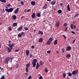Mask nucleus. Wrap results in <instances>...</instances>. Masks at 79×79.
Wrapping results in <instances>:
<instances>
[{
  "instance_id": "1",
  "label": "nucleus",
  "mask_w": 79,
  "mask_h": 79,
  "mask_svg": "<svg viewBox=\"0 0 79 79\" xmlns=\"http://www.w3.org/2000/svg\"><path fill=\"white\" fill-rule=\"evenodd\" d=\"M37 59H34L33 60V62H32V64H33V66L35 68V66H36V63H37Z\"/></svg>"
},
{
  "instance_id": "2",
  "label": "nucleus",
  "mask_w": 79,
  "mask_h": 79,
  "mask_svg": "<svg viewBox=\"0 0 79 79\" xmlns=\"http://www.w3.org/2000/svg\"><path fill=\"white\" fill-rule=\"evenodd\" d=\"M14 8H10L9 9H6L5 10L7 12L9 13V12H12L13 11Z\"/></svg>"
},
{
  "instance_id": "3",
  "label": "nucleus",
  "mask_w": 79,
  "mask_h": 79,
  "mask_svg": "<svg viewBox=\"0 0 79 79\" xmlns=\"http://www.w3.org/2000/svg\"><path fill=\"white\" fill-rule=\"evenodd\" d=\"M10 58L9 57H6V60L5 61V64H8V61L10 60Z\"/></svg>"
},
{
  "instance_id": "4",
  "label": "nucleus",
  "mask_w": 79,
  "mask_h": 79,
  "mask_svg": "<svg viewBox=\"0 0 79 79\" xmlns=\"http://www.w3.org/2000/svg\"><path fill=\"white\" fill-rule=\"evenodd\" d=\"M78 73V71L77 70H75L73 71L72 72V74L73 75H76V74H77Z\"/></svg>"
},
{
  "instance_id": "5",
  "label": "nucleus",
  "mask_w": 79,
  "mask_h": 79,
  "mask_svg": "<svg viewBox=\"0 0 79 79\" xmlns=\"http://www.w3.org/2000/svg\"><path fill=\"white\" fill-rule=\"evenodd\" d=\"M18 31H21L23 30V26L21 25L20 27L18 29Z\"/></svg>"
},
{
  "instance_id": "6",
  "label": "nucleus",
  "mask_w": 79,
  "mask_h": 79,
  "mask_svg": "<svg viewBox=\"0 0 79 79\" xmlns=\"http://www.w3.org/2000/svg\"><path fill=\"white\" fill-rule=\"evenodd\" d=\"M71 47L68 46H67L66 50L67 51H69L70 50H71Z\"/></svg>"
},
{
  "instance_id": "7",
  "label": "nucleus",
  "mask_w": 79,
  "mask_h": 79,
  "mask_svg": "<svg viewBox=\"0 0 79 79\" xmlns=\"http://www.w3.org/2000/svg\"><path fill=\"white\" fill-rule=\"evenodd\" d=\"M30 52V51L29 50H27L26 51V54L27 56H28V55H29V53Z\"/></svg>"
},
{
  "instance_id": "8",
  "label": "nucleus",
  "mask_w": 79,
  "mask_h": 79,
  "mask_svg": "<svg viewBox=\"0 0 79 79\" xmlns=\"http://www.w3.org/2000/svg\"><path fill=\"white\" fill-rule=\"evenodd\" d=\"M31 16L32 19H34V18H35V13H33V14L31 15Z\"/></svg>"
},
{
  "instance_id": "9",
  "label": "nucleus",
  "mask_w": 79,
  "mask_h": 79,
  "mask_svg": "<svg viewBox=\"0 0 79 79\" xmlns=\"http://www.w3.org/2000/svg\"><path fill=\"white\" fill-rule=\"evenodd\" d=\"M19 11V8H17L16 10H15L14 11V13L15 14H17L18 13V11Z\"/></svg>"
},
{
  "instance_id": "10",
  "label": "nucleus",
  "mask_w": 79,
  "mask_h": 79,
  "mask_svg": "<svg viewBox=\"0 0 79 79\" xmlns=\"http://www.w3.org/2000/svg\"><path fill=\"white\" fill-rule=\"evenodd\" d=\"M60 23L59 21H57L56 24V25L57 26V27H59V26H60Z\"/></svg>"
},
{
  "instance_id": "11",
  "label": "nucleus",
  "mask_w": 79,
  "mask_h": 79,
  "mask_svg": "<svg viewBox=\"0 0 79 79\" xmlns=\"http://www.w3.org/2000/svg\"><path fill=\"white\" fill-rule=\"evenodd\" d=\"M40 67V65H39V63H37L36 65V69H38V68H39Z\"/></svg>"
},
{
  "instance_id": "12",
  "label": "nucleus",
  "mask_w": 79,
  "mask_h": 79,
  "mask_svg": "<svg viewBox=\"0 0 79 79\" xmlns=\"http://www.w3.org/2000/svg\"><path fill=\"white\" fill-rule=\"evenodd\" d=\"M31 4L32 5V6H34L35 5V1H31Z\"/></svg>"
},
{
  "instance_id": "13",
  "label": "nucleus",
  "mask_w": 79,
  "mask_h": 79,
  "mask_svg": "<svg viewBox=\"0 0 79 79\" xmlns=\"http://www.w3.org/2000/svg\"><path fill=\"white\" fill-rule=\"evenodd\" d=\"M38 34L39 35H43L44 33H43V32L41 31L40 30H39L38 31Z\"/></svg>"
},
{
  "instance_id": "14",
  "label": "nucleus",
  "mask_w": 79,
  "mask_h": 79,
  "mask_svg": "<svg viewBox=\"0 0 79 79\" xmlns=\"http://www.w3.org/2000/svg\"><path fill=\"white\" fill-rule=\"evenodd\" d=\"M67 10L68 11H71V9H70V8H69V5L68 4V5L67 6Z\"/></svg>"
},
{
  "instance_id": "15",
  "label": "nucleus",
  "mask_w": 79,
  "mask_h": 79,
  "mask_svg": "<svg viewBox=\"0 0 79 79\" xmlns=\"http://www.w3.org/2000/svg\"><path fill=\"white\" fill-rule=\"evenodd\" d=\"M57 44H58V43L57 42V40H55L54 42V45H57Z\"/></svg>"
},
{
  "instance_id": "16",
  "label": "nucleus",
  "mask_w": 79,
  "mask_h": 79,
  "mask_svg": "<svg viewBox=\"0 0 79 79\" xmlns=\"http://www.w3.org/2000/svg\"><path fill=\"white\" fill-rule=\"evenodd\" d=\"M55 3H56V1H52L51 2V4L52 5H55Z\"/></svg>"
},
{
  "instance_id": "17",
  "label": "nucleus",
  "mask_w": 79,
  "mask_h": 79,
  "mask_svg": "<svg viewBox=\"0 0 79 79\" xmlns=\"http://www.w3.org/2000/svg\"><path fill=\"white\" fill-rule=\"evenodd\" d=\"M39 42L40 43L42 42H43V38H41L40 39Z\"/></svg>"
},
{
  "instance_id": "18",
  "label": "nucleus",
  "mask_w": 79,
  "mask_h": 79,
  "mask_svg": "<svg viewBox=\"0 0 79 79\" xmlns=\"http://www.w3.org/2000/svg\"><path fill=\"white\" fill-rule=\"evenodd\" d=\"M47 5H48L47 4L44 5V6L43 7V9H46L47 7Z\"/></svg>"
},
{
  "instance_id": "19",
  "label": "nucleus",
  "mask_w": 79,
  "mask_h": 79,
  "mask_svg": "<svg viewBox=\"0 0 79 79\" xmlns=\"http://www.w3.org/2000/svg\"><path fill=\"white\" fill-rule=\"evenodd\" d=\"M31 64V62H29V63L27 64L26 65V68H29L30 66V65Z\"/></svg>"
},
{
  "instance_id": "20",
  "label": "nucleus",
  "mask_w": 79,
  "mask_h": 79,
  "mask_svg": "<svg viewBox=\"0 0 79 79\" xmlns=\"http://www.w3.org/2000/svg\"><path fill=\"white\" fill-rule=\"evenodd\" d=\"M73 27H74V24L72 23L70 25V27L72 29H74Z\"/></svg>"
},
{
  "instance_id": "21",
  "label": "nucleus",
  "mask_w": 79,
  "mask_h": 79,
  "mask_svg": "<svg viewBox=\"0 0 79 79\" xmlns=\"http://www.w3.org/2000/svg\"><path fill=\"white\" fill-rule=\"evenodd\" d=\"M47 45H50L51 44V42L48 40L47 42Z\"/></svg>"
},
{
  "instance_id": "22",
  "label": "nucleus",
  "mask_w": 79,
  "mask_h": 79,
  "mask_svg": "<svg viewBox=\"0 0 79 79\" xmlns=\"http://www.w3.org/2000/svg\"><path fill=\"white\" fill-rule=\"evenodd\" d=\"M57 12L59 14H61V13H62V10H60L57 11Z\"/></svg>"
},
{
  "instance_id": "23",
  "label": "nucleus",
  "mask_w": 79,
  "mask_h": 79,
  "mask_svg": "<svg viewBox=\"0 0 79 79\" xmlns=\"http://www.w3.org/2000/svg\"><path fill=\"white\" fill-rule=\"evenodd\" d=\"M17 23H13V27H15V26H17Z\"/></svg>"
},
{
  "instance_id": "24",
  "label": "nucleus",
  "mask_w": 79,
  "mask_h": 79,
  "mask_svg": "<svg viewBox=\"0 0 79 79\" xmlns=\"http://www.w3.org/2000/svg\"><path fill=\"white\" fill-rule=\"evenodd\" d=\"M13 19H16V16L15 15H13L12 16Z\"/></svg>"
},
{
  "instance_id": "25",
  "label": "nucleus",
  "mask_w": 79,
  "mask_h": 79,
  "mask_svg": "<svg viewBox=\"0 0 79 79\" xmlns=\"http://www.w3.org/2000/svg\"><path fill=\"white\" fill-rule=\"evenodd\" d=\"M41 16V15H40V13H38L37 14V15H36V16H37V17H40Z\"/></svg>"
},
{
  "instance_id": "26",
  "label": "nucleus",
  "mask_w": 79,
  "mask_h": 79,
  "mask_svg": "<svg viewBox=\"0 0 79 79\" xmlns=\"http://www.w3.org/2000/svg\"><path fill=\"white\" fill-rule=\"evenodd\" d=\"M0 1L1 2H2V3H5V2H6V0H0Z\"/></svg>"
},
{
  "instance_id": "27",
  "label": "nucleus",
  "mask_w": 79,
  "mask_h": 79,
  "mask_svg": "<svg viewBox=\"0 0 79 79\" xmlns=\"http://www.w3.org/2000/svg\"><path fill=\"white\" fill-rule=\"evenodd\" d=\"M66 57L67 58H70L71 57V55L69 54H67L66 55Z\"/></svg>"
},
{
  "instance_id": "28",
  "label": "nucleus",
  "mask_w": 79,
  "mask_h": 79,
  "mask_svg": "<svg viewBox=\"0 0 79 79\" xmlns=\"http://www.w3.org/2000/svg\"><path fill=\"white\" fill-rule=\"evenodd\" d=\"M48 68H46L44 69V71L45 73H47L48 72Z\"/></svg>"
},
{
  "instance_id": "29",
  "label": "nucleus",
  "mask_w": 79,
  "mask_h": 79,
  "mask_svg": "<svg viewBox=\"0 0 79 79\" xmlns=\"http://www.w3.org/2000/svg\"><path fill=\"white\" fill-rule=\"evenodd\" d=\"M8 53H10V52H11V48L10 49V48H8Z\"/></svg>"
},
{
  "instance_id": "30",
  "label": "nucleus",
  "mask_w": 79,
  "mask_h": 79,
  "mask_svg": "<svg viewBox=\"0 0 79 79\" xmlns=\"http://www.w3.org/2000/svg\"><path fill=\"white\" fill-rule=\"evenodd\" d=\"M33 57V54H31L29 55V58H32Z\"/></svg>"
},
{
  "instance_id": "31",
  "label": "nucleus",
  "mask_w": 79,
  "mask_h": 79,
  "mask_svg": "<svg viewBox=\"0 0 79 79\" xmlns=\"http://www.w3.org/2000/svg\"><path fill=\"white\" fill-rule=\"evenodd\" d=\"M8 30L9 31H11V30H12V29H11V26L8 27Z\"/></svg>"
},
{
  "instance_id": "32",
  "label": "nucleus",
  "mask_w": 79,
  "mask_h": 79,
  "mask_svg": "<svg viewBox=\"0 0 79 79\" xmlns=\"http://www.w3.org/2000/svg\"><path fill=\"white\" fill-rule=\"evenodd\" d=\"M63 77L64 78H66V73H64L63 74Z\"/></svg>"
},
{
  "instance_id": "33",
  "label": "nucleus",
  "mask_w": 79,
  "mask_h": 79,
  "mask_svg": "<svg viewBox=\"0 0 79 79\" xmlns=\"http://www.w3.org/2000/svg\"><path fill=\"white\" fill-rule=\"evenodd\" d=\"M44 64V62H43V61H42V60H41L40 61V65H42V64Z\"/></svg>"
},
{
  "instance_id": "34",
  "label": "nucleus",
  "mask_w": 79,
  "mask_h": 79,
  "mask_svg": "<svg viewBox=\"0 0 79 79\" xmlns=\"http://www.w3.org/2000/svg\"><path fill=\"white\" fill-rule=\"evenodd\" d=\"M48 40L51 42L53 41V39L52 38H51L49 39Z\"/></svg>"
},
{
  "instance_id": "35",
  "label": "nucleus",
  "mask_w": 79,
  "mask_h": 79,
  "mask_svg": "<svg viewBox=\"0 0 79 79\" xmlns=\"http://www.w3.org/2000/svg\"><path fill=\"white\" fill-rule=\"evenodd\" d=\"M13 46H14V44H12L11 45V48H10V49H11V50L13 49Z\"/></svg>"
},
{
  "instance_id": "36",
  "label": "nucleus",
  "mask_w": 79,
  "mask_h": 79,
  "mask_svg": "<svg viewBox=\"0 0 79 79\" xmlns=\"http://www.w3.org/2000/svg\"><path fill=\"white\" fill-rule=\"evenodd\" d=\"M14 58H15V57H14V56H12V57H10V60L11 61H12V60Z\"/></svg>"
},
{
  "instance_id": "37",
  "label": "nucleus",
  "mask_w": 79,
  "mask_h": 79,
  "mask_svg": "<svg viewBox=\"0 0 79 79\" xmlns=\"http://www.w3.org/2000/svg\"><path fill=\"white\" fill-rule=\"evenodd\" d=\"M20 3L22 5H24V2L23 1H21Z\"/></svg>"
},
{
  "instance_id": "38",
  "label": "nucleus",
  "mask_w": 79,
  "mask_h": 79,
  "mask_svg": "<svg viewBox=\"0 0 79 79\" xmlns=\"http://www.w3.org/2000/svg\"><path fill=\"white\" fill-rule=\"evenodd\" d=\"M68 75L69 76H72V74L71 73H68Z\"/></svg>"
},
{
  "instance_id": "39",
  "label": "nucleus",
  "mask_w": 79,
  "mask_h": 79,
  "mask_svg": "<svg viewBox=\"0 0 79 79\" xmlns=\"http://www.w3.org/2000/svg\"><path fill=\"white\" fill-rule=\"evenodd\" d=\"M63 53H64V48H63L61 49Z\"/></svg>"
},
{
  "instance_id": "40",
  "label": "nucleus",
  "mask_w": 79,
  "mask_h": 79,
  "mask_svg": "<svg viewBox=\"0 0 79 79\" xmlns=\"http://www.w3.org/2000/svg\"><path fill=\"white\" fill-rule=\"evenodd\" d=\"M18 66H19V64H17L15 65L16 68H18Z\"/></svg>"
},
{
  "instance_id": "41",
  "label": "nucleus",
  "mask_w": 79,
  "mask_h": 79,
  "mask_svg": "<svg viewBox=\"0 0 79 79\" xmlns=\"http://www.w3.org/2000/svg\"><path fill=\"white\" fill-rule=\"evenodd\" d=\"M24 29L25 30V31H27V30H28V28H27V27H24Z\"/></svg>"
},
{
  "instance_id": "42",
  "label": "nucleus",
  "mask_w": 79,
  "mask_h": 79,
  "mask_svg": "<svg viewBox=\"0 0 79 79\" xmlns=\"http://www.w3.org/2000/svg\"><path fill=\"white\" fill-rule=\"evenodd\" d=\"M28 68L27 67H26V71L27 72H27H28V71H29L28 70Z\"/></svg>"
},
{
  "instance_id": "43",
  "label": "nucleus",
  "mask_w": 79,
  "mask_h": 79,
  "mask_svg": "<svg viewBox=\"0 0 79 79\" xmlns=\"http://www.w3.org/2000/svg\"><path fill=\"white\" fill-rule=\"evenodd\" d=\"M51 52V51L50 50H48V51H47V53H50Z\"/></svg>"
},
{
  "instance_id": "44",
  "label": "nucleus",
  "mask_w": 79,
  "mask_h": 79,
  "mask_svg": "<svg viewBox=\"0 0 79 79\" xmlns=\"http://www.w3.org/2000/svg\"><path fill=\"white\" fill-rule=\"evenodd\" d=\"M18 36L19 37H21V35L20 34H19L18 35Z\"/></svg>"
},
{
  "instance_id": "45",
  "label": "nucleus",
  "mask_w": 79,
  "mask_h": 79,
  "mask_svg": "<svg viewBox=\"0 0 79 79\" xmlns=\"http://www.w3.org/2000/svg\"><path fill=\"white\" fill-rule=\"evenodd\" d=\"M1 79H5V77L4 76H2Z\"/></svg>"
},
{
  "instance_id": "46",
  "label": "nucleus",
  "mask_w": 79,
  "mask_h": 79,
  "mask_svg": "<svg viewBox=\"0 0 79 79\" xmlns=\"http://www.w3.org/2000/svg\"><path fill=\"white\" fill-rule=\"evenodd\" d=\"M67 26V23H64V26Z\"/></svg>"
},
{
  "instance_id": "47",
  "label": "nucleus",
  "mask_w": 79,
  "mask_h": 79,
  "mask_svg": "<svg viewBox=\"0 0 79 79\" xmlns=\"http://www.w3.org/2000/svg\"><path fill=\"white\" fill-rule=\"evenodd\" d=\"M31 78L32 76H30L28 78V79H31Z\"/></svg>"
},
{
  "instance_id": "48",
  "label": "nucleus",
  "mask_w": 79,
  "mask_h": 79,
  "mask_svg": "<svg viewBox=\"0 0 79 79\" xmlns=\"http://www.w3.org/2000/svg\"><path fill=\"white\" fill-rule=\"evenodd\" d=\"M43 79V77L42 76H40L39 78V79Z\"/></svg>"
},
{
  "instance_id": "49",
  "label": "nucleus",
  "mask_w": 79,
  "mask_h": 79,
  "mask_svg": "<svg viewBox=\"0 0 79 79\" xmlns=\"http://www.w3.org/2000/svg\"><path fill=\"white\" fill-rule=\"evenodd\" d=\"M71 33H72V34H76V33H75V32L74 31H72L71 32Z\"/></svg>"
},
{
  "instance_id": "50",
  "label": "nucleus",
  "mask_w": 79,
  "mask_h": 79,
  "mask_svg": "<svg viewBox=\"0 0 79 79\" xmlns=\"http://www.w3.org/2000/svg\"><path fill=\"white\" fill-rule=\"evenodd\" d=\"M78 15V14H76V15L74 16V18H76L77 17V16Z\"/></svg>"
},
{
  "instance_id": "51",
  "label": "nucleus",
  "mask_w": 79,
  "mask_h": 79,
  "mask_svg": "<svg viewBox=\"0 0 79 79\" xmlns=\"http://www.w3.org/2000/svg\"><path fill=\"white\" fill-rule=\"evenodd\" d=\"M6 6H8V7H10V6H11V5H10V4H9L7 5Z\"/></svg>"
},
{
  "instance_id": "52",
  "label": "nucleus",
  "mask_w": 79,
  "mask_h": 79,
  "mask_svg": "<svg viewBox=\"0 0 79 79\" xmlns=\"http://www.w3.org/2000/svg\"><path fill=\"white\" fill-rule=\"evenodd\" d=\"M31 9H28L27 10V12H28L29 11H31Z\"/></svg>"
},
{
  "instance_id": "53",
  "label": "nucleus",
  "mask_w": 79,
  "mask_h": 79,
  "mask_svg": "<svg viewBox=\"0 0 79 79\" xmlns=\"http://www.w3.org/2000/svg\"><path fill=\"white\" fill-rule=\"evenodd\" d=\"M25 34V33H24V32H21V35H24Z\"/></svg>"
},
{
  "instance_id": "54",
  "label": "nucleus",
  "mask_w": 79,
  "mask_h": 79,
  "mask_svg": "<svg viewBox=\"0 0 79 79\" xmlns=\"http://www.w3.org/2000/svg\"><path fill=\"white\" fill-rule=\"evenodd\" d=\"M15 52H19V49H17L16 50H15Z\"/></svg>"
},
{
  "instance_id": "55",
  "label": "nucleus",
  "mask_w": 79,
  "mask_h": 79,
  "mask_svg": "<svg viewBox=\"0 0 79 79\" xmlns=\"http://www.w3.org/2000/svg\"><path fill=\"white\" fill-rule=\"evenodd\" d=\"M35 47L34 45H32V46H31V48L33 49V48H34Z\"/></svg>"
},
{
  "instance_id": "56",
  "label": "nucleus",
  "mask_w": 79,
  "mask_h": 79,
  "mask_svg": "<svg viewBox=\"0 0 79 79\" xmlns=\"http://www.w3.org/2000/svg\"><path fill=\"white\" fill-rule=\"evenodd\" d=\"M24 18V16H23L21 17V19H23Z\"/></svg>"
},
{
  "instance_id": "57",
  "label": "nucleus",
  "mask_w": 79,
  "mask_h": 79,
  "mask_svg": "<svg viewBox=\"0 0 79 79\" xmlns=\"http://www.w3.org/2000/svg\"><path fill=\"white\" fill-rule=\"evenodd\" d=\"M8 46L9 47H10L11 48V44H9Z\"/></svg>"
},
{
  "instance_id": "58",
  "label": "nucleus",
  "mask_w": 79,
  "mask_h": 79,
  "mask_svg": "<svg viewBox=\"0 0 79 79\" xmlns=\"http://www.w3.org/2000/svg\"><path fill=\"white\" fill-rule=\"evenodd\" d=\"M60 6H63V3H60Z\"/></svg>"
},
{
  "instance_id": "59",
  "label": "nucleus",
  "mask_w": 79,
  "mask_h": 79,
  "mask_svg": "<svg viewBox=\"0 0 79 79\" xmlns=\"http://www.w3.org/2000/svg\"><path fill=\"white\" fill-rule=\"evenodd\" d=\"M63 36L64 37L65 39H66V36H65V35H63Z\"/></svg>"
},
{
  "instance_id": "60",
  "label": "nucleus",
  "mask_w": 79,
  "mask_h": 79,
  "mask_svg": "<svg viewBox=\"0 0 79 79\" xmlns=\"http://www.w3.org/2000/svg\"><path fill=\"white\" fill-rule=\"evenodd\" d=\"M76 42V39H75V40H73V44L74 43V42Z\"/></svg>"
},
{
  "instance_id": "61",
  "label": "nucleus",
  "mask_w": 79,
  "mask_h": 79,
  "mask_svg": "<svg viewBox=\"0 0 79 79\" xmlns=\"http://www.w3.org/2000/svg\"><path fill=\"white\" fill-rule=\"evenodd\" d=\"M3 13H5V10H4V9H2Z\"/></svg>"
},
{
  "instance_id": "62",
  "label": "nucleus",
  "mask_w": 79,
  "mask_h": 79,
  "mask_svg": "<svg viewBox=\"0 0 79 79\" xmlns=\"http://www.w3.org/2000/svg\"><path fill=\"white\" fill-rule=\"evenodd\" d=\"M67 29H68V28L67 27H66L65 28V31H67Z\"/></svg>"
},
{
  "instance_id": "63",
  "label": "nucleus",
  "mask_w": 79,
  "mask_h": 79,
  "mask_svg": "<svg viewBox=\"0 0 79 79\" xmlns=\"http://www.w3.org/2000/svg\"><path fill=\"white\" fill-rule=\"evenodd\" d=\"M8 42H9V43H11V42H12L11 41H8Z\"/></svg>"
},
{
  "instance_id": "64",
  "label": "nucleus",
  "mask_w": 79,
  "mask_h": 79,
  "mask_svg": "<svg viewBox=\"0 0 79 79\" xmlns=\"http://www.w3.org/2000/svg\"><path fill=\"white\" fill-rule=\"evenodd\" d=\"M73 26H74V29H76V25H74Z\"/></svg>"
}]
</instances>
